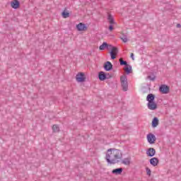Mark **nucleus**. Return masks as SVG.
Returning a JSON list of instances; mask_svg holds the SVG:
<instances>
[{
  "mask_svg": "<svg viewBox=\"0 0 181 181\" xmlns=\"http://www.w3.org/2000/svg\"><path fill=\"white\" fill-rule=\"evenodd\" d=\"M105 159L109 165L119 163L122 159V152L119 149L109 148L107 151Z\"/></svg>",
  "mask_w": 181,
  "mask_h": 181,
  "instance_id": "obj_1",
  "label": "nucleus"
},
{
  "mask_svg": "<svg viewBox=\"0 0 181 181\" xmlns=\"http://www.w3.org/2000/svg\"><path fill=\"white\" fill-rule=\"evenodd\" d=\"M123 171H124V168H115L112 170V175H121V173H122Z\"/></svg>",
  "mask_w": 181,
  "mask_h": 181,
  "instance_id": "obj_15",
  "label": "nucleus"
},
{
  "mask_svg": "<svg viewBox=\"0 0 181 181\" xmlns=\"http://www.w3.org/2000/svg\"><path fill=\"white\" fill-rule=\"evenodd\" d=\"M62 16L64 18H69L70 16V13H69V11H66V8H65L64 11L62 13Z\"/></svg>",
  "mask_w": 181,
  "mask_h": 181,
  "instance_id": "obj_20",
  "label": "nucleus"
},
{
  "mask_svg": "<svg viewBox=\"0 0 181 181\" xmlns=\"http://www.w3.org/2000/svg\"><path fill=\"white\" fill-rule=\"evenodd\" d=\"M11 6L13 9H18L21 6V2L18 0H13L11 2Z\"/></svg>",
  "mask_w": 181,
  "mask_h": 181,
  "instance_id": "obj_12",
  "label": "nucleus"
},
{
  "mask_svg": "<svg viewBox=\"0 0 181 181\" xmlns=\"http://www.w3.org/2000/svg\"><path fill=\"white\" fill-rule=\"evenodd\" d=\"M159 125V119L155 117L151 122V126L153 128H156Z\"/></svg>",
  "mask_w": 181,
  "mask_h": 181,
  "instance_id": "obj_14",
  "label": "nucleus"
},
{
  "mask_svg": "<svg viewBox=\"0 0 181 181\" xmlns=\"http://www.w3.org/2000/svg\"><path fill=\"white\" fill-rule=\"evenodd\" d=\"M109 30H110V32H112V30H114V26H112V24H110L109 25Z\"/></svg>",
  "mask_w": 181,
  "mask_h": 181,
  "instance_id": "obj_25",
  "label": "nucleus"
},
{
  "mask_svg": "<svg viewBox=\"0 0 181 181\" xmlns=\"http://www.w3.org/2000/svg\"><path fill=\"white\" fill-rule=\"evenodd\" d=\"M76 29L78 32H84L85 30H87V25L83 23H80L76 25Z\"/></svg>",
  "mask_w": 181,
  "mask_h": 181,
  "instance_id": "obj_8",
  "label": "nucleus"
},
{
  "mask_svg": "<svg viewBox=\"0 0 181 181\" xmlns=\"http://www.w3.org/2000/svg\"><path fill=\"white\" fill-rule=\"evenodd\" d=\"M170 88L167 85H161L159 87V91L162 94H169Z\"/></svg>",
  "mask_w": 181,
  "mask_h": 181,
  "instance_id": "obj_7",
  "label": "nucleus"
},
{
  "mask_svg": "<svg viewBox=\"0 0 181 181\" xmlns=\"http://www.w3.org/2000/svg\"><path fill=\"white\" fill-rule=\"evenodd\" d=\"M156 154V150L153 148H148L146 151V155L147 156H149V158H153L154 155Z\"/></svg>",
  "mask_w": 181,
  "mask_h": 181,
  "instance_id": "obj_9",
  "label": "nucleus"
},
{
  "mask_svg": "<svg viewBox=\"0 0 181 181\" xmlns=\"http://www.w3.org/2000/svg\"><path fill=\"white\" fill-rule=\"evenodd\" d=\"M98 78L100 81H105L107 80V74L104 71H100L98 73Z\"/></svg>",
  "mask_w": 181,
  "mask_h": 181,
  "instance_id": "obj_13",
  "label": "nucleus"
},
{
  "mask_svg": "<svg viewBox=\"0 0 181 181\" xmlns=\"http://www.w3.org/2000/svg\"><path fill=\"white\" fill-rule=\"evenodd\" d=\"M103 67L105 71H111L112 70V64L110 61H107L105 63Z\"/></svg>",
  "mask_w": 181,
  "mask_h": 181,
  "instance_id": "obj_10",
  "label": "nucleus"
},
{
  "mask_svg": "<svg viewBox=\"0 0 181 181\" xmlns=\"http://www.w3.org/2000/svg\"><path fill=\"white\" fill-rule=\"evenodd\" d=\"M146 101H148L147 107L148 110L151 111H155L158 109V104L155 103V95L153 93H149L146 97Z\"/></svg>",
  "mask_w": 181,
  "mask_h": 181,
  "instance_id": "obj_3",
  "label": "nucleus"
},
{
  "mask_svg": "<svg viewBox=\"0 0 181 181\" xmlns=\"http://www.w3.org/2000/svg\"><path fill=\"white\" fill-rule=\"evenodd\" d=\"M146 173L148 176H151L152 171L151 170V169L148 167L146 168Z\"/></svg>",
  "mask_w": 181,
  "mask_h": 181,
  "instance_id": "obj_24",
  "label": "nucleus"
},
{
  "mask_svg": "<svg viewBox=\"0 0 181 181\" xmlns=\"http://www.w3.org/2000/svg\"><path fill=\"white\" fill-rule=\"evenodd\" d=\"M105 49H111L110 52V57L112 60H115L117 54H118V48L105 42L99 47V50H105Z\"/></svg>",
  "mask_w": 181,
  "mask_h": 181,
  "instance_id": "obj_2",
  "label": "nucleus"
},
{
  "mask_svg": "<svg viewBox=\"0 0 181 181\" xmlns=\"http://www.w3.org/2000/svg\"><path fill=\"white\" fill-rule=\"evenodd\" d=\"M76 80L78 83H84L86 81V74L83 72H79L76 76Z\"/></svg>",
  "mask_w": 181,
  "mask_h": 181,
  "instance_id": "obj_5",
  "label": "nucleus"
},
{
  "mask_svg": "<svg viewBox=\"0 0 181 181\" xmlns=\"http://www.w3.org/2000/svg\"><path fill=\"white\" fill-rule=\"evenodd\" d=\"M147 79L151 80V81H155V80H156V76L155 75L148 76Z\"/></svg>",
  "mask_w": 181,
  "mask_h": 181,
  "instance_id": "obj_23",
  "label": "nucleus"
},
{
  "mask_svg": "<svg viewBox=\"0 0 181 181\" xmlns=\"http://www.w3.org/2000/svg\"><path fill=\"white\" fill-rule=\"evenodd\" d=\"M147 141L148 144H150L151 145H153V144L156 142V136L153 134L149 133L148 134H147Z\"/></svg>",
  "mask_w": 181,
  "mask_h": 181,
  "instance_id": "obj_6",
  "label": "nucleus"
},
{
  "mask_svg": "<svg viewBox=\"0 0 181 181\" xmlns=\"http://www.w3.org/2000/svg\"><path fill=\"white\" fill-rule=\"evenodd\" d=\"M120 83L122 90L124 91H128V78L127 75H122L120 77Z\"/></svg>",
  "mask_w": 181,
  "mask_h": 181,
  "instance_id": "obj_4",
  "label": "nucleus"
},
{
  "mask_svg": "<svg viewBox=\"0 0 181 181\" xmlns=\"http://www.w3.org/2000/svg\"><path fill=\"white\" fill-rule=\"evenodd\" d=\"M52 131L54 132H59L60 131L59 126L57 124H54L52 126Z\"/></svg>",
  "mask_w": 181,
  "mask_h": 181,
  "instance_id": "obj_21",
  "label": "nucleus"
},
{
  "mask_svg": "<svg viewBox=\"0 0 181 181\" xmlns=\"http://www.w3.org/2000/svg\"><path fill=\"white\" fill-rule=\"evenodd\" d=\"M130 57H131V59H132V60H135V58L134 57V53H132L130 54Z\"/></svg>",
  "mask_w": 181,
  "mask_h": 181,
  "instance_id": "obj_27",
  "label": "nucleus"
},
{
  "mask_svg": "<svg viewBox=\"0 0 181 181\" xmlns=\"http://www.w3.org/2000/svg\"><path fill=\"white\" fill-rule=\"evenodd\" d=\"M120 162L123 165H131V158H124V160L122 159Z\"/></svg>",
  "mask_w": 181,
  "mask_h": 181,
  "instance_id": "obj_17",
  "label": "nucleus"
},
{
  "mask_svg": "<svg viewBox=\"0 0 181 181\" xmlns=\"http://www.w3.org/2000/svg\"><path fill=\"white\" fill-rule=\"evenodd\" d=\"M112 77V76L110 74H106V80H107L108 78H111Z\"/></svg>",
  "mask_w": 181,
  "mask_h": 181,
  "instance_id": "obj_26",
  "label": "nucleus"
},
{
  "mask_svg": "<svg viewBox=\"0 0 181 181\" xmlns=\"http://www.w3.org/2000/svg\"><path fill=\"white\" fill-rule=\"evenodd\" d=\"M119 62L120 64V66H125V67H126L127 66L129 65L128 62L127 61L124 60L122 58H119Z\"/></svg>",
  "mask_w": 181,
  "mask_h": 181,
  "instance_id": "obj_19",
  "label": "nucleus"
},
{
  "mask_svg": "<svg viewBox=\"0 0 181 181\" xmlns=\"http://www.w3.org/2000/svg\"><path fill=\"white\" fill-rule=\"evenodd\" d=\"M124 70L126 74H131V73H132V66L129 64L127 65L126 67H124Z\"/></svg>",
  "mask_w": 181,
  "mask_h": 181,
  "instance_id": "obj_16",
  "label": "nucleus"
},
{
  "mask_svg": "<svg viewBox=\"0 0 181 181\" xmlns=\"http://www.w3.org/2000/svg\"><path fill=\"white\" fill-rule=\"evenodd\" d=\"M107 21H108L109 23H110V25L115 24V21H114V17H112V15H111L110 13L107 16Z\"/></svg>",
  "mask_w": 181,
  "mask_h": 181,
  "instance_id": "obj_18",
  "label": "nucleus"
},
{
  "mask_svg": "<svg viewBox=\"0 0 181 181\" xmlns=\"http://www.w3.org/2000/svg\"><path fill=\"white\" fill-rule=\"evenodd\" d=\"M150 162V165H151V166H158V165H159V158H156V157H153L151 158L149 160Z\"/></svg>",
  "mask_w": 181,
  "mask_h": 181,
  "instance_id": "obj_11",
  "label": "nucleus"
},
{
  "mask_svg": "<svg viewBox=\"0 0 181 181\" xmlns=\"http://www.w3.org/2000/svg\"><path fill=\"white\" fill-rule=\"evenodd\" d=\"M177 28H181V25L180 23L177 24Z\"/></svg>",
  "mask_w": 181,
  "mask_h": 181,
  "instance_id": "obj_28",
  "label": "nucleus"
},
{
  "mask_svg": "<svg viewBox=\"0 0 181 181\" xmlns=\"http://www.w3.org/2000/svg\"><path fill=\"white\" fill-rule=\"evenodd\" d=\"M120 39L122 40V42H124V43H127V42H128V38L124 34H122V35L120 37Z\"/></svg>",
  "mask_w": 181,
  "mask_h": 181,
  "instance_id": "obj_22",
  "label": "nucleus"
}]
</instances>
